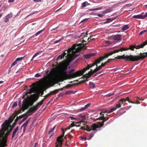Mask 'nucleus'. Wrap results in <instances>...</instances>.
<instances>
[{
	"label": "nucleus",
	"mask_w": 147,
	"mask_h": 147,
	"mask_svg": "<svg viewBox=\"0 0 147 147\" xmlns=\"http://www.w3.org/2000/svg\"><path fill=\"white\" fill-rule=\"evenodd\" d=\"M103 60V59H102L101 57H100L99 59H97L93 63L91 66H90V65H88L85 68H87L88 67H89L87 70L89 69L90 67H91L95 65H96L97 64L99 63L101 61Z\"/></svg>",
	"instance_id": "nucleus-8"
},
{
	"label": "nucleus",
	"mask_w": 147,
	"mask_h": 147,
	"mask_svg": "<svg viewBox=\"0 0 147 147\" xmlns=\"http://www.w3.org/2000/svg\"><path fill=\"white\" fill-rule=\"evenodd\" d=\"M36 12H32V13H31L30 14H29V15H28L26 17V18H28V17L29 16H31L32 15H33V14H34Z\"/></svg>",
	"instance_id": "nucleus-54"
},
{
	"label": "nucleus",
	"mask_w": 147,
	"mask_h": 147,
	"mask_svg": "<svg viewBox=\"0 0 147 147\" xmlns=\"http://www.w3.org/2000/svg\"><path fill=\"white\" fill-rule=\"evenodd\" d=\"M44 100L43 99L40 102H39L38 103H37V107L38 106H41L42 105V104H43Z\"/></svg>",
	"instance_id": "nucleus-31"
},
{
	"label": "nucleus",
	"mask_w": 147,
	"mask_h": 147,
	"mask_svg": "<svg viewBox=\"0 0 147 147\" xmlns=\"http://www.w3.org/2000/svg\"><path fill=\"white\" fill-rule=\"evenodd\" d=\"M73 136L70 135H66L64 137V138H65L66 140V146H68L71 142L70 140L72 138Z\"/></svg>",
	"instance_id": "nucleus-10"
},
{
	"label": "nucleus",
	"mask_w": 147,
	"mask_h": 147,
	"mask_svg": "<svg viewBox=\"0 0 147 147\" xmlns=\"http://www.w3.org/2000/svg\"><path fill=\"white\" fill-rule=\"evenodd\" d=\"M112 11V9L111 8H109L108 9H106L105 11H103L102 12V14H104L105 15L107 13H110Z\"/></svg>",
	"instance_id": "nucleus-21"
},
{
	"label": "nucleus",
	"mask_w": 147,
	"mask_h": 147,
	"mask_svg": "<svg viewBox=\"0 0 147 147\" xmlns=\"http://www.w3.org/2000/svg\"><path fill=\"white\" fill-rule=\"evenodd\" d=\"M126 100L128 101L129 103H131L132 104H135V103L133 101H132L131 100H130L129 99V98L128 97H126Z\"/></svg>",
	"instance_id": "nucleus-32"
},
{
	"label": "nucleus",
	"mask_w": 147,
	"mask_h": 147,
	"mask_svg": "<svg viewBox=\"0 0 147 147\" xmlns=\"http://www.w3.org/2000/svg\"><path fill=\"white\" fill-rule=\"evenodd\" d=\"M147 16V12L145 13V14L144 15H143V19H144Z\"/></svg>",
	"instance_id": "nucleus-59"
},
{
	"label": "nucleus",
	"mask_w": 147,
	"mask_h": 147,
	"mask_svg": "<svg viewBox=\"0 0 147 147\" xmlns=\"http://www.w3.org/2000/svg\"><path fill=\"white\" fill-rule=\"evenodd\" d=\"M87 3V1H85L82 4L81 7L83 8L85 7L86 6Z\"/></svg>",
	"instance_id": "nucleus-34"
},
{
	"label": "nucleus",
	"mask_w": 147,
	"mask_h": 147,
	"mask_svg": "<svg viewBox=\"0 0 147 147\" xmlns=\"http://www.w3.org/2000/svg\"><path fill=\"white\" fill-rule=\"evenodd\" d=\"M89 68V67H88L87 68H84L82 70L78 71L72 74H67V72L66 71L67 67H66L61 71V74L63 76V77L61 79V81H63L64 80L70 79L82 75Z\"/></svg>",
	"instance_id": "nucleus-5"
},
{
	"label": "nucleus",
	"mask_w": 147,
	"mask_h": 147,
	"mask_svg": "<svg viewBox=\"0 0 147 147\" xmlns=\"http://www.w3.org/2000/svg\"><path fill=\"white\" fill-rule=\"evenodd\" d=\"M94 53H89L84 55V57L86 59H88L91 57L95 55Z\"/></svg>",
	"instance_id": "nucleus-16"
},
{
	"label": "nucleus",
	"mask_w": 147,
	"mask_h": 147,
	"mask_svg": "<svg viewBox=\"0 0 147 147\" xmlns=\"http://www.w3.org/2000/svg\"><path fill=\"white\" fill-rule=\"evenodd\" d=\"M37 56V53H36L34 55V56H33L32 58V59H31V61H32V60L33 59L35 58V57H36V56Z\"/></svg>",
	"instance_id": "nucleus-58"
},
{
	"label": "nucleus",
	"mask_w": 147,
	"mask_h": 147,
	"mask_svg": "<svg viewBox=\"0 0 147 147\" xmlns=\"http://www.w3.org/2000/svg\"><path fill=\"white\" fill-rule=\"evenodd\" d=\"M61 136H59L57 138V142H56V147H61L62 145V142L63 141V139L61 140Z\"/></svg>",
	"instance_id": "nucleus-11"
},
{
	"label": "nucleus",
	"mask_w": 147,
	"mask_h": 147,
	"mask_svg": "<svg viewBox=\"0 0 147 147\" xmlns=\"http://www.w3.org/2000/svg\"><path fill=\"white\" fill-rule=\"evenodd\" d=\"M123 99L125 100L123 102V105H124L125 104V102L126 101H127V100H126V98H123Z\"/></svg>",
	"instance_id": "nucleus-62"
},
{
	"label": "nucleus",
	"mask_w": 147,
	"mask_h": 147,
	"mask_svg": "<svg viewBox=\"0 0 147 147\" xmlns=\"http://www.w3.org/2000/svg\"><path fill=\"white\" fill-rule=\"evenodd\" d=\"M19 129V127L17 126L16 128L13 130V133L12 134V135L11 136V138L13 139L14 138V136L15 135H17L16 133H17L18 131V130Z\"/></svg>",
	"instance_id": "nucleus-14"
},
{
	"label": "nucleus",
	"mask_w": 147,
	"mask_h": 147,
	"mask_svg": "<svg viewBox=\"0 0 147 147\" xmlns=\"http://www.w3.org/2000/svg\"><path fill=\"white\" fill-rule=\"evenodd\" d=\"M96 65V68H95L94 70H92L91 69V70L90 71L88 72L87 74H86L83 76H84L85 78H86V79L79 81L78 83H77L76 84L77 85L79 84L87 81H88V80L87 79V78H90V76L94 73L100 70L101 69L102 67L101 65L99 66L98 67V66L97 65Z\"/></svg>",
	"instance_id": "nucleus-6"
},
{
	"label": "nucleus",
	"mask_w": 147,
	"mask_h": 147,
	"mask_svg": "<svg viewBox=\"0 0 147 147\" xmlns=\"http://www.w3.org/2000/svg\"><path fill=\"white\" fill-rule=\"evenodd\" d=\"M124 101L125 100L123 99H121L118 101V103L121 105L122 104H123V102H124Z\"/></svg>",
	"instance_id": "nucleus-35"
},
{
	"label": "nucleus",
	"mask_w": 147,
	"mask_h": 147,
	"mask_svg": "<svg viewBox=\"0 0 147 147\" xmlns=\"http://www.w3.org/2000/svg\"><path fill=\"white\" fill-rule=\"evenodd\" d=\"M88 19L87 18H86V19H83V20H82V21H81V22H80V24L83 22H84L85 21H86Z\"/></svg>",
	"instance_id": "nucleus-64"
},
{
	"label": "nucleus",
	"mask_w": 147,
	"mask_h": 147,
	"mask_svg": "<svg viewBox=\"0 0 147 147\" xmlns=\"http://www.w3.org/2000/svg\"><path fill=\"white\" fill-rule=\"evenodd\" d=\"M100 119L103 120V121H105L109 119V118L108 117H104V116H101L100 117Z\"/></svg>",
	"instance_id": "nucleus-24"
},
{
	"label": "nucleus",
	"mask_w": 147,
	"mask_h": 147,
	"mask_svg": "<svg viewBox=\"0 0 147 147\" xmlns=\"http://www.w3.org/2000/svg\"><path fill=\"white\" fill-rule=\"evenodd\" d=\"M17 63V61L15 60V61H14L13 63H12V64H11V67H13V66H14V65H15Z\"/></svg>",
	"instance_id": "nucleus-41"
},
{
	"label": "nucleus",
	"mask_w": 147,
	"mask_h": 147,
	"mask_svg": "<svg viewBox=\"0 0 147 147\" xmlns=\"http://www.w3.org/2000/svg\"><path fill=\"white\" fill-rule=\"evenodd\" d=\"M116 51H114L111 52L109 53L108 54H105V55L103 57H101L102 59H103V60L105 58H107L109 56L112 55L113 54L115 53Z\"/></svg>",
	"instance_id": "nucleus-15"
},
{
	"label": "nucleus",
	"mask_w": 147,
	"mask_h": 147,
	"mask_svg": "<svg viewBox=\"0 0 147 147\" xmlns=\"http://www.w3.org/2000/svg\"><path fill=\"white\" fill-rule=\"evenodd\" d=\"M102 9V7H100L99 8H97L95 9H89L90 11H94V10H101Z\"/></svg>",
	"instance_id": "nucleus-33"
},
{
	"label": "nucleus",
	"mask_w": 147,
	"mask_h": 147,
	"mask_svg": "<svg viewBox=\"0 0 147 147\" xmlns=\"http://www.w3.org/2000/svg\"><path fill=\"white\" fill-rule=\"evenodd\" d=\"M24 57H21L18 58L16 59V60L17 61V62L19 61H20L23 59Z\"/></svg>",
	"instance_id": "nucleus-40"
},
{
	"label": "nucleus",
	"mask_w": 147,
	"mask_h": 147,
	"mask_svg": "<svg viewBox=\"0 0 147 147\" xmlns=\"http://www.w3.org/2000/svg\"><path fill=\"white\" fill-rule=\"evenodd\" d=\"M63 90V88H62L59 89L55 90L53 91H51L50 92L51 93V95L55 94L57 93L58 92H59L60 90L62 91Z\"/></svg>",
	"instance_id": "nucleus-17"
},
{
	"label": "nucleus",
	"mask_w": 147,
	"mask_h": 147,
	"mask_svg": "<svg viewBox=\"0 0 147 147\" xmlns=\"http://www.w3.org/2000/svg\"><path fill=\"white\" fill-rule=\"evenodd\" d=\"M147 31L146 30H143L142 31H141L140 33L139 34V35H142L144 33L146 32Z\"/></svg>",
	"instance_id": "nucleus-46"
},
{
	"label": "nucleus",
	"mask_w": 147,
	"mask_h": 147,
	"mask_svg": "<svg viewBox=\"0 0 147 147\" xmlns=\"http://www.w3.org/2000/svg\"><path fill=\"white\" fill-rule=\"evenodd\" d=\"M55 126L53 128L51 129L48 132L49 134H51L52 132L55 129Z\"/></svg>",
	"instance_id": "nucleus-38"
},
{
	"label": "nucleus",
	"mask_w": 147,
	"mask_h": 147,
	"mask_svg": "<svg viewBox=\"0 0 147 147\" xmlns=\"http://www.w3.org/2000/svg\"><path fill=\"white\" fill-rule=\"evenodd\" d=\"M45 30V28L42 29L41 30H40L39 31L37 32V35L40 34L41 33Z\"/></svg>",
	"instance_id": "nucleus-42"
},
{
	"label": "nucleus",
	"mask_w": 147,
	"mask_h": 147,
	"mask_svg": "<svg viewBox=\"0 0 147 147\" xmlns=\"http://www.w3.org/2000/svg\"><path fill=\"white\" fill-rule=\"evenodd\" d=\"M104 42L106 46H108L112 44V42L110 41L105 40Z\"/></svg>",
	"instance_id": "nucleus-26"
},
{
	"label": "nucleus",
	"mask_w": 147,
	"mask_h": 147,
	"mask_svg": "<svg viewBox=\"0 0 147 147\" xmlns=\"http://www.w3.org/2000/svg\"><path fill=\"white\" fill-rule=\"evenodd\" d=\"M93 36H90L89 37L88 39V42H89L90 41L92 40H93L94 38H92Z\"/></svg>",
	"instance_id": "nucleus-49"
},
{
	"label": "nucleus",
	"mask_w": 147,
	"mask_h": 147,
	"mask_svg": "<svg viewBox=\"0 0 147 147\" xmlns=\"http://www.w3.org/2000/svg\"><path fill=\"white\" fill-rule=\"evenodd\" d=\"M147 45V40L144 42L143 43H142L140 45H130L129 47L128 48H127V50H130L132 51H134V48L136 49H138L140 48H143V47Z\"/></svg>",
	"instance_id": "nucleus-7"
},
{
	"label": "nucleus",
	"mask_w": 147,
	"mask_h": 147,
	"mask_svg": "<svg viewBox=\"0 0 147 147\" xmlns=\"http://www.w3.org/2000/svg\"><path fill=\"white\" fill-rule=\"evenodd\" d=\"M97 15L99 17H102L105 15V14L102 13V14L98 13Z\"/></svg>",
	"instance_id": "nucleus-52"
},
{
	"label": "nucleus",
	"mask_w": 147,
	"mask_h": 147,
	"mask_svg": "<svg viewBox=\"0 0 147 147\" xmlns=\"http://www.w3.org/2000/svg\"><path fill=\"white\" fill-rule=\"evenodd\" d=\"M90 103H88V104H87V105H85L84 107V108H85V109H88V108L90 106Z\"/></svg>",
	"instance_id": "nucleus-45"
},
{
	"label": "nucleus",
	"mask_w": 147,
	"mask_h": 147,
	"mask_svg": "<svg viewBox=\"0 0 147 147\" xmlns=\"http://www.w3.org/2000/svg\"><path fill=\"white\" fill-rule=\"evenodd\" d=\"M28 122V121H27L24 123L21 126V128H23V132H24L26 129V127L27 126Z\"/></svg>",
	"instance_id": "nucleus-18"
},
{
	"label": "nucleus",
	"mask_w": 147,
	"mask_h": 147,
	"mask_svg": "<svg viewBox=\"0 0 147 147\" xmlns=\"http://www.w3.org/2000/svg\"><path fill=\"white\" fill-rule=\"evenodd\" d=\"M116 109V108H115V107H113L108 112L109 113H111V112H113Z\"/></svg>",
	"instance_id": "nucleus-37"
},
{
	"label": "nucleus",
	"mask_w": 147,
	"mask_h": 147,
	"mask_svg": "<svg viewBox=\"0 0 147 147\" xmlns=\"http://www.w3.org/2000/svg\"><path fill=\"white\" fill-rule=\"evenodd\" d=\"M38 83L39 82L37 81V100L38 99V98H39V94L38 92Z\"/></svg>",
	"instance_id": "nucleus-39"
},
{
	"label": "nucleus",
	"mask_w": 147,
	"mask_h": 147,
	"mask_svg": "<svg viewBox=\"0 0 147 147\" xmlns=\"http://www.w3.org/2000/svg\"><path fill=\"white\" fill-rule=\"evenodd\" d=\"M127 48H124L123 47H121V48L119 49H118L114 50V51H116L115 52V53H118V52H119L120 51H127Z\"/></svg>",
	"instance_id": "nucleus-20"
},
{
	"label": "nucleus",
	"mask_w": 147,
	"mask_h": 147,
	"mask_svg": "<svg viewBox=\"0 0 147 147\" xmlns=\"http://www.w3.org/2000/svg\"><path fill=\"white\" fill-rule=\"evenodd\" d=\"M64 133H65V132H64V131L63 130V134H62V135H61L60 136H62V137H61V140L62 139L63 140V137L64 136Z\"/></svg>",
	"instance_id": "nucleus-53"
},
{
	"label": "nucleus",
	"mask_w": 147,
	"mask_h": 147,
	"mask_svg": "<svg viewBox=\"0 0 147 147\" xmlns=\"http://www.w3.org/2000/svg\"><path fill=\"white\" fill-rule=\"evenodd\" d=\"M108 112H109V111L105 110H102L101 111V112L100 113V114L101 115H102V116H104L103 113H109Z\"/></svg>",
	"instance_id": "nucleus-28"
},
{
	"label": "nucleus",
	"mask_w": 147,
	"mask_h": 147,
	"mask_svg": "<svg viewBox=\"0 0 147 147\" xmlns=\"http://www.w3.org/2000/svg\"><path fill=\"white\" fill-rule=\"evenodd\" d=\"M104 124V121H102V122H99L98 123V127H101Z\"/></svg>",
	"instance_id": "nucleus-30"
},
{
	"label": "nucleus",
	"mask_w": 147,
	"mask_h": 147,
	"mask_svg": "<svg viewBox=\"0 0 147 147\" xmlns=\"http://www.w3.org/2000/svg\"><path fill=\"white\" fill-rule=\"evenodd\" d=\"M72 86V85L71 84H68L65 87H63V88H69L71 86Z\"/></svg>",
	"instance_id": "nucleus-51"
},
{
	"label": "nucleus",
	"mask_w": 147,
	"mask_h": 147,
	"mask_svg": "<svg viewBox=\"0 0 147 147\" xmlns=\"http://www.w3.org/2000/svg\"><path fill=\"white\" fill-rule=\"evenodd\" d=\"M75 71V69H71L69 71V74H71V72L74 71Z\"/></svg>",
	"instance_id": "nucleus-55"
},
{
	"label": "nucleus",
	"mask_w": 147,
	"mask_h": 147,
	"mask_svg": "<svg viewBox=\"0 0 147 147\" xmlns=\"http://www.w3.org/2000/svg\"><path fill=\"white\" fill-rule=\"evenodd\" d=\"M122 35L119 34L115 35L112 37V39L115 40L120 41L121 40Z\"/></svg>",
	"instance_id": "nucleus-12"
},
{
	"label": "nucleus",
	"mask_w": 147,
	"mask_h": 147,
	"mask_svg": "<svg viewBox=\"0 0 147 147\" xmlns=\"http://www.w3.org/2000/svg\"><path fill=\"white\" fill-rule=\"evenodd\" d=\"M80 42L82 43H78L77 45H74L72 47L69 49L67 50V53H66L65 52L61 55H59L57 57V60L59 59H61L63 57L65 56L68 53L72 52L73 53L78 52L82 49H86L87 47L84 45L86 44L87 43H84V42H86V41L84 40H81Z\"/></svg>",
	"instance_id": "nucleus-4"
},
{
	"label": "nucleus",
	"mask_w": 147,
	"mask_h": 147,
	"mask_svg": "<svg viewBox=\"0 0 147 147\" xmlns=\"http://www.w3.org/2000/svg\"><path fill=\"white\" fill-rule=\"evenodd\" d=\"M51 95V94L50 92L49 93H48L45 96V98H43V99L45 100L47 98L49 97Z\"/></svg>",
	"instance_id": "nucleus-43"
},
{
	"label": "nucleus",
	"mask_w": 147,
	"mask_h": 147,
	"mask_svg": "<svg viewBox=\"0 0 147 147\" xmlns=\"http://www.w3.org/2000/svg\"><path fill=\"white\" fill-rule=\"evenodd\" d=\"M140 55H123L122 56H117L115 59H109L106 62L107 63L115 59H125L126 61H137L140 60H143L147 57V52L144 53H140Z\"/></svg>",
	"instance_id": "nucleus-2"
},
{
	"label": "nucleus",
	"mask_w": 147,
	"mask_h": 147,
	"mask_svg": "<svg viewBox=\"0 0 147 147\" xmlns=\"http://www.w3.org/2000/svg\"><path fill=\"white\" fill-rule=\"evenodd\" d=\"M89 86L90 88H94L95 87L94 84L92 82H90L89 83Z\"/></svg>",
	"instance_id": "nucleus-29"
},
{
	"label": "nucleus",
	"mask_w": 147,
	"mask_h": 147,
	"mask_svg": "<svg viewBox=\"0 0 147 147\" xmlns=\"http://www.w3.org/2000/svg\"><path fill=\"white\" fill-rule=\"evenodd\" d=\"M88 34L87 33V32H86V33H84V32L82 33L81 35V36H83L84 37V38H85V37H87V35H88Z\"/></svg>",
	"instance_id": "nucleus-36"
},
{
	"label": "nucleus",
	"mask_w": 147,
	"mask_h": 147,
	"mask_svg": "<svg viewBox=\"0 0 147 147\" xmlns=\"http://www.w3.org/2000/svg\"><path fill=\"white\" fill-rule=\"evenodd\" d=\"M78 56V55H76L75 54H73L72 53H69V54H67V55L66 56H65V57H68L71 58V60H73L75 59Z\"/></svg>",
	"instance_id": "nucleus-13"
},
{
	"label": "nucleus",
	"mask_w": 147,
	"mask_h": 147,
	"mask_svg": "<svg viewBox=\"0 0 147 147\" xmlns=\"http://www.w3.org/2000/svg\"><path fill=\"white\" fill-rule=\"evenodd\" d=\"M74 126H75V124L73 122L70 124V127H72Z\"/></svg>",
	"instance_id": "nucleus-56"
},
{
	"label": "nucleus",
	"mask_w": 147,
	"mask_h": 147,
	"mask_svg": "<svg viewBox=\"0 0 147 147\" xmlns=\"http://www.w3.org/2000/svg\"><path fill=\"white\" fill-rule=\"evenodd\" d=\"M104 71H105L104 70H102V71H99V72H98V73H97V74H101L102 73H104Z\"/></svg>",
	"instance_id": "nucleus-60"
},
{
	"label": "nucleus",
	"mask_w": 147,
	"mask_h": 147,
	"mask_svg": "<svg viewBox=\"0 0 147 147\" xmlns=\"http://www.w3.org/2000/svg\"><path fill=\"white\" fill-rule=\"evenodd\" d=\"M94 136V134L93 133H91L90 134L89 138L88 139V140H90L92 138L93 136Z\"/></svg>",
	"instance_id": "nucleus-50"
},
{
	"label": "nucleus",
	"mask_w": 147,
	"mask_h": 147,
	"mask_svg": "<svg viewBox=\"0 0 147 147\" xmlns=\"http://www.w3.org/2000/svg\"><path fill=\"white\" fill-rule=\"evenodd\" d=\"M86 127L87 128L86 129V131H90L91 130L95 131L96 130V129L98 127V125L94 123L91 126L92 129L88 126L86 125Z\"/></svg>",
	"instance_id": "nucleus-9"
},
{
	"label": "nucleus",
	"mask_w": 147,
	"mask_h": 147,
	"mask_svg": "<svg viewBox=\"0 0 147 147\" xmlns=\"http://www.w3.org/2000/svg\"><path fill=\"white\" fill-rule=\"evenodd\" d=\"M129 28V27L127 25H125L123 26L122 28V30L123 31H124L125 30L128 29Z\"/></svg>",
	"instance_id": "nucleus-27"
},
{
	"label": "nucleus",
	"mask_w": 147,
	"mask_h": 147,
	"mask_svg": "<svg viewBox=\"0 0 147 147\" xmlns=\"http://www.w3.org/2000/svg\"><path fill=\"white\" fill-rule=\"evenodd\" d=\"M30 87V89L28 92L30 94L31 103H30V101L29 100H24L22 108L24 110L26 109L29 106H32L33 103L37 100V85L33 84Z\"/></svg>",
	"instance_id": "nucleus-3"
},
{
	"label": "nucleus",
	"mask_w": 147,
	"mask_h": 147,
	"mask_svg": "<svg viewBox=\"0 0 147 147\" xmlns=\"http://www.w3.org/2000/svg\"><path fill=\"white\" fill-rule=\"evenodd\" d=\"M107 64V63H106V62H105V63H102L101 64V66L102 67H104V66H105V65Z\"/></svg>",
	"instance_id": "nucleus-57"
},
{
	"label": "nucleus",
	"mask_w": 147,
	"mask_h": 147,
	"mask_svg": "<svg viewBox=\"0 0 147 147\" xmlns=\"http://www.w3.org/2000/svg\"><path fill=\"white\" fill-rule=\"evenodd\" d=\"M36 105V107L35 108H32L30 109L29 111L31 113L30 114H32V113H34L36 111L37 109V106Z\"/></svg>",
	"instance_id": "nucleus-25"
},
{
	"label": "nucleus",
	"mask_w": 147,
	"mask_h": 147,
	"mask_svg": "<svg viewBox=\"0 0 147 147\" xmlns=\"http://www.w3.org/2000/svg\"><path fill=\"white\" fill-rule=\"evenodd\" d=\"M121 106L120 105V104H119L118 103V104H116V107L115 108H116V109H118L119 108H120L121 107Z\"/></svg>",
	"instance_id": "nucleus-48"
},
{
	"label": "nucleus",
	"mask_w": 147,
	"mask_h": 147,
	"mask_svg": "<svg viewBox=\"0 0 147 147\" xmlns=\"http://www.w3.org/2000/svg\"><path fill=\"white\" fill-rule=\"evenodd\" d=\"M61 39H60L58 40H56V41H55V43H57L59 42H60L61 41Z\"/></svg>",
	"instance_id": "nucleus-63"
},
{
	"label": "nucleus",
	"mask_w": 147,
	"mask_h": 147,
	"mask_svg": "<svg viewBox=\"0 0 147 147\" xmlns=\"http://www.w3.org/2000/svg\"><path fill=\"white\" fill-rule=\"evenodd\" d=\"M12 16V13H11L8 14L7 15L5 16L4 21L6 22H7L9 21V19L11 18Z\"/></svg>",
	"instance_id": "nucleus-19"
},
{
	"label": "nucleus",
	"mask_w": 147,
	"mask_h": 147,
	"mask_svg": "<svg viewBox=\"0 0 147 147\" xmlns=\"http://www.w3.org/2000/svg\"><path fill=\"white\" fill-rule=\"evenodd\" d=\"M79 116L80 117H81L82 119H85V115H84L82 114H80L79 115Z\"/></svg>",
	"instance_id": "nucleus-47"
},
{
	"label": "nucleus",
	"mask_w": 147,
	"mask_h": 147,
	"mask_svg": "<svg viewBox=\"0 0 147 147\" xmlns=\"http://www.w3.org/2000/svg\"><path fill=\"white\" fill-rule=\"evenodd\" d=\"M17 106V104L16 102H15L14 103L13 105L11 107L12 108H14L15 107H16Z\"/></svg>",
	"instance_id": "nucleus-44"
},
{
	"label": "nucleus",
	"mask_w": 147,
	"mask_h": 147,
	"mask_svg": "<svg viewBox=\"0 0 147 147\" xmlns=\"http://www.w3.org/2000/svg\"><path fill=\"white\" fill-rule=\"evenodd\" d=\"M81 129H83V130H86V129H87V128L86 127V128H85L84 127H81Z\"/></svg>",
	"instance_id": "nucleus-61"
},
{
	"label": "nucleus",
	"mask_w": 147,
	"mask_h": 147,
	"mask_svg": "<svg viewBox=\"0 0 147 147\" xmlns=\"http://www.w3.org/2000/svg\"><path fill=\"white\" fill-rule=\"evenodd\" d=\"M117 17H114L113 18H107L106 19L107 21L106 22V23H109L112 21L117 18Z\"/></svg>",
	"instance_id": "nucleus-22"
},
{
	"label": "nucleus",
	"mask_w": 147,
	"mask_h": 147,
	"mask_svg": "<svg viewBox=\"0 0 147 147\" xmlns=\"http://www.w3.org/2000/svg\"><path fill=\"white\" fill-rule=\"evenodd\" d=\"M134 18L143 19V15L139 14L136 15H134L133 16Z\"/></svg>",
	"instance_id": "nucleus-23"
},
{
	"label": "nucleus",
	"mask_w": 147,
	"mask_h": 147,
	"mask_svg": "<svg viewBox=\"0 0 147 147\" xmlns=\"http://www.w3.org/2000/svg\"><path fill=\"white\" fill-rule=\"evenodd\" d=\"M8 120H6L2 124L0 130V147L6 146L7 136L12 130L13 127H11L9 131V128L10 125L8 124Z\"/></svg>",
	"instance_id": "nucleus-1"
}]
</instances>
